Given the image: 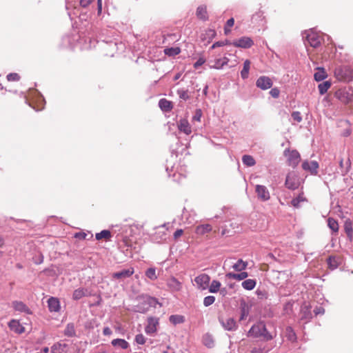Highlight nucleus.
<instances>
[{
    "label": "nucleus",
    "instance_id": "nucleus-42",
    "mask_svg": "<svg viewBox=\"0 0 353 353\" xmlns=\"http://www.w3.org/2000/svg\"><path fill=\"white\" fill-rule=\"evenodd\" d=\"M145 275L152 281H154L157 279V276L156 274V270L154 268H148L145 272Z\"/></svg>",
    "mask_w": 353,
    "mask_h": 353
},
{
    "label": "nucleus",
    "instance_id": "nucleus-37",
    "mask_svg": "<svg viewBox=\"0 0 353 353\" xmlns=\"http://www.w3.org/2000/svg\"><path fill=\"white\" fill-rule=\"evenodd\" d=\"M196 15L200 19H205L207 18L206 7L203 6L198 7L196 10Z\"/></svg>",
    "mask_w": 353,
    "mask_h": 353
},
{
    "label": "nucleus",
    "instance_id": "nucleus-25",
    "mask_svg": "<svg viewBox=\"0 0 353 353\" xmlns=\"http://www.w3.org/2000/svg\"><path fill=\"white\" fill-rule=\"evenodd\" d=\"M203 343L209 348L214 347V340L213 336L210 334H204L203 336Z\"/></svg>",
    "mask_w": 353,
    "mask_h": 353
},
{
    "label": "nucleus",
    "instance_id": "nucleus-16",
    "mask_svg": "<svg viewBox=\"0 0 353 353\" xmlns=\"http://www.w3.org/2000/svg\"><path fill=\"white\" fill-rule=\"evenodd\" d=\"M134 274V268H130L126 270H123L113 274V277L117 279H123L128 278Z\"/></svg>",
    "mask_w": 353,
    "mask_h": 353
},
{
    "label": "nucleus",
    "instance_id": "nucleus-53",
    "mask_svg": "<svg viewBox=\"0 0 353 353\" xmlns=\"http://www.w3.org/2000/svg\"><path fill=\"white\" fill-rule=\"evenodd\" d=\"M229 43H230V41L228 40H225V41H216V42H215L211 46V48L214 49V48H215L216 47H221V46H223L229 44Z\"/></svg>",
    "mask_w": 353,
    "mask_h": 353
},
{
    "label": "nucleus",
    "instance_id": "nucleus-9",
    "mask_svg": "<svg viewBox=\"0 0 353 353\" xmlns=\"http://www.w3.org/2000/svg\"><path fill=\"white\" fill-rule=\"evenodd\" d=\"M219 322L223 327V328L228 331L235 330L237 328L236 323L233 318H219Z\"/></svg>",
    "mask_w": 353,
    "mask_h": 353
},
{
    "label": "nucleus",
    "instance_id": "nucleus-4",
    "mask_svg": "<svg viewBox=\"0 0 353 353\" xmlns=\"http://www.w3.org/2000/svg\"><path fill=\"white\" fill-rule=\"evenodd\" d=\"M306 41L313 48H317L321 43L320 35L312 29L305 31L304 33Z\"/></svg>",
    "mask_w": 353,
    "mask_h": 353
},
{
    "label": "nucleus",
    "instance_id": "nucleus-54",
    "mask_svg": "<svg viewBox=\"0 0 353 353\" xmlns=\"http://www.w3.org/2000/svg\"><path fill=\"white\" fill-rule=\"evenodd\" d=\"M135 341L138 344L143 345L145 343V339L143 334H137L135 336Z\"/></svg>",
    "mask_w": 353,
    "mask_h": 353
},
{
    "label": "nucleus",
    "instance_id": "nucleus-23",
    "mask_svg": "<svg viewBox=\"0 0 353 353\" xmlns=\"http://www.w3.org/2000/svg\"><path fill=\"white\" fill-rule=\"evenodd\" d=\"M159 106L163 111L165 112H169L172 108V102L165 99H161L159 100Z\"/></svg>",
    "mask_w": 353,
    "mask_h": 353
},
{
    "label": "nucleus",
    "instance_id": "nucleus-50",
    "mask_svg": "<svg viewBox=\"0 0 353 353\" xmlns=\"http://www.w3.org/2000/svg\"><path fill=\"white\" fill-rule=\"evenodd\" d=\"M345 230L348 236L352 233V223L350 221H346L345 223Z\"/></svg>",
    "mask_w": 353,
    "mask_h": 353
},
{
    "label": "nucleus",
    "instance_id": "nucleus-51",
    "mask_svg": "<svg viewBox=\"0 0 353 353\" xmlns=\"http://www.w3.org/2000/svg\"><path fill=\"white\" fill-rule=\"evenodd\" d=\"M223 63H221V59H216L215 61H214V65H210V67L211 68H215V69H221L223 67Z\"/></svg>",
    "mask_w": 353,
    "mask_h": 353
},
{
    "label": "nucleus",
    "instance_id": "nucleus-12",
    "mask_svg": "<svg viewBox=\"0 0 353 353\" xmlns=\"http://www.w3.org/2000/svg\"><path fill=\"white\" fill-rule=\"evenodd\" d=\"M302 168L305 171H309L312 174H316L318 172L319 163L316 161H305L302 164Z\"/></svg>",
    "mask_w": 353,
    "mask_h": 353
},
{
    "label": "nucleus",
    "instance_id": "nucleus-8",
    "mask_svg": "<svg viewBox=\"0 0 353 353\" xmlns=\"http://www.w3.org/2000/svg\"><path fill=\"white\" fill-rule=\"evenodd\" d=\"M232 44L237 48H249L254 44V42L250 37H243L233 41Z\"/></svg>",
    "mask_w": 353,
    "mask_h": 353
},
{
    "label": "nucleus",
    "instance_id": "nucleus-63",
    "mask_svg": "<svg viewBox=\"0 0 353 353\" xmlns=\"http://www.w3.org/2000/svg\"><path fill=\"white\" fill-rule=\"evenodd\" d=\"M97 12L100 14L102 12V0H97Z\"/></svg>",
    "mask_w": 353,
    "mask_h": 353
},
{
    "label": "nucleus",
    "instance_id": "nucleus-1",
    "mask_svg": "<svg viewBox=\"0 0 353 353\" xmlns=\"http://www.w3.org/2000/svg\"><path fill=\"white\" fill-rule=\"evenodd\" d=\"M248 336L254 338L262 337L266 341L272 340L274 337L269 333L265 325L261 322L253 325L248 331Z\"/></svg>",
    "mask_w": 353,
    "mask_h": 353
},
{
    "label": "nucleus",
    "instance_id": "nucleus-18",
    "mask_svg": "<svg viewBox=\"0 0 353 353\" xmlns=\"http://www.w3.org/2000/svg\"><path fill=\"white\" fill-rule=\"evenodd\" d=\"M12 307L16 311L30 314V310L28 306L22 301H14L12 303Z\"/></svg>",
    "mask_w": 353,
    "mask_h": 353
},
{
    "label": "nucleus",
    "instance_id": "nucleus-19",
    "mask_svg": "<svg viewBox=\"0 0 353 353\" xmlns=\"http://www.w3.org/2000/svg\"><path fill=\"white\" fill-rule=\"evenodd\" d=\"M301 319L308 321L312 319L311 307L308 305H303L300 312Z\"/></svg>",
    "mask_w": 353,
    "mask_h": 353
},
{
    "label": "nucleus",
    "instance_id": "nucleus-47",
    "mask_svg": "<svg viewBox=\"0 0 353 353\" xmlns=\"http://www.w3.org/2000/svg\"><path fill=\"white\" fill-rule=\"evenodd\" d=\"M145 301L147 303L151 306L155 307L157 305H160L158 300L154 297L149 296L146 299Z\"/></svg>",
    "mask_w": 353,
    "mask_h": 353
},
{
    "label": "nucleus",
    "instance_id": "nucleus-55",
    "mask_svg": "<svg viewBox=\"0 0 353 353\" xmlns=\"http://www.w3.org/2000/svg\"><path fill=\"white\" fill-rule=\"evenodd\" d=\"M205 62V59L203 57H200L194 64V68H198L201 66Z\"/></svg>",
    "mask_w": 353,
    "mask_h": 353
},
{
    "label": "nucleus",
    "instance_id": "nucleus-48",
    "mask_svg": "<svg viewBox=\"0 0 353 353\" xmlns=\"http://www.w3.org/2000/svg\"><path fill=\"white\" fill-rule=\"evenodd\" d=\"M20 79L19 75L17 73H10L7 75V79L9 81H17Z\"/></svg>",
    "mask_w": 353,
    "mask_h": 353
},
{
    "label": "nucleus",
    "instance_id": "nucleus-56",
    "mask_svg": "<svg viewBox=\"0 0 353 353\" xmlns=\"http://www.w3.org/2000/svg\"><path fill=\"white\" fill-rule=\"evenodd\" d=\"M342 69L339 68H336L334 71V74H335V76L337 77L338 79L339 80H343V77L342 75Z\"/></svg>",
    "mask_w": 353,
    "mask_h": 353
},
{
    "label": "nucleus",
    "instance_id": "nucleus-38",
    "mask_svg": "<svg viewBox=\"0 0 353 353\" xmlns=\"http://www.w3.org/2000/svg\"><path fill=\"white\" fill-rule=\"evenodd\" d=\"M339 166L341 170V174L345 175L347 173V172L349 170V168L350 167V162L349 160H347V162L345 163V167L344 163H343V159H341L339 161Z\"/></svg>",
    "mask_w": 353,
    "mask_h": 353
},
{
    "label": "nucleus",
    "instance_id": "nucleus-3",
    "mask_svg": "<svg viewBox=\"0 0 353 353\" xmlns=\"http://www.w3.org/2000/svg\"><path fill=\"white\" fill-rule=\"evenodd\" d=\"M301 179L294 172H289L286 176L285 185L290 190H296L301 185Z\"/></svg>",
    "mask_w": 353,
    "mask_h": 353
},
{
    "label": "nucleus",
    "instance_id": "nucleus-43",
    "mask_svg": "<svg viewBox=\"0 0 353 353\" xmlns=\"http://www.w3.org/2000/svg\"><path fill=\"white\" fill-rule=\"evenodd\" d=\"M327 224L329 228L333 232H337L339 230V224L338 223L332 218H329L327 220Z\"/></svg>",
    "mask_w": 353,
    "mask_h": 353
},
{
    "label": "nucleus",
    "instance_id": "nucleus-2",
    "mask_svg": "<svg viewBox=\"0 0 353 353\" xmlns=\"http://www.w3.org/2000/svg\"><path fill=\"white\" fill-rule=\"evenodd\" d=\"M336 97L343 103L353 101V90L351 88H342L335 92Z\"/></svg>",
    "mask_w": 353,
    "mask_h": 353
},
{
    "label": "nucleus",
    "instance_id": "nucleus-61",
    "mask_svg": "<svg viewBox=\"0 0 353 353\" xmlns=\"http://www.w3.org/2000/svg\"><path fill=\"white\" fill-rule=\"evenodd\" d=\"M183 233V230H181V229H178L175 231V232L174 233V238L175 239H178L179 237H180Z\"/></svg>",
    "mask_w": 353,
    "mask_h": 353
},
{
    "label": "nucleus",
    "instance_id": "nucleus-60",
    "mask_svg": "<svg viewBox=\"0 0 353 353\" xmlns=\"http://www.w3.org/2000/svg\"><path fill=\"white\" fill-rule=\"evenodd\" d=\"M93 1V0H80V5L83 7V8H86L88 7L92 2Z\"/></svg>",
    "mask_w": 353,
    "mask_h": 353
},
{
    "label": "nucleus",
    "instance_id": "nucleus-6",
    "mask_svg": "<svg viewBox=\"0 0 353 353\" xmlns=\"http://www.w3.org/2000/svg\"><path fill=\"white\" fill-rule=\"evenodd\" d=\"M255 192L257 194L258 199L262 201H267L270 199V193L268 189L262 185H256L255 187Z\"/></svg>",
    "mask_w": 353,
    "mask_h": 353
},
{
    "label": "nucleus",
    "instance_id": "nucleus-33",
    "mask_svg": "<svg viewBox=\"0 0 353 353\" xmlns=\"http://www.w3.org/2000/svg\"><path fill=\"white\" fill-rule=\"evenodd\" d=\"M327 261L328 267L331 270H334V269L337 268L339 266V259L336 256H330L327 259Z\"/></svg>",
    "mask_w": 353,
    "mask_h": 353
},
{
    "label": "nucleus",
    "instance_id": "nucleus-11",
    "mask_svg": "<svg viewBox=\"0 0 353 353\" xmlns=\"http://www.w3.org/2000/svg\"><path fill=\"white\" fill-rule=\"evenodd\" d=\"M159 324L158 319L150 317L148 319V324L145 327V332L148 334H152L157 331V326Z\"/></svg>",
    "mask_w": 353,
    "mask_h": 353
},
{
    "label": "nucleus",
    "instance_id": "nucleus-17",
    "mask_svg": "<svg viewBox=\"0 0 353 353\" xmlns=\"http://www.w3.org/2000/svg\"><path fill=\"white\" fill-rule=\"evenodd\" d=\"M48 305L50 312H59L60 310V302L57 298L50 297L48 300Z\"/></svg>",
    "mask_w": 353,
    "mask_h": 353
},
{
    "label": "nucleus",
    "instance_id": "nucleus-24",
    "mask_svg": "<svg viewBox=\"0 0 353 353\" xmlns=\"http://www.w3.org/2000/svg\"><path fill=\"white\" fill-rule=\"evenodd\" d=\"M212 226L210 224H204L198 225L196 228V233L200 235H203L205 233L210 232L212 230Z\"/></svg>",
    "mask_w": 353,
    "mask_h": 353
},
{
    "label": "nucleus",
    "instance_id": "nucleus-34",
    "mask_svg": "<svg viewBox=\"0 0 353 353\" xmlns=\"http://www.w3.org/2000/svg\"><path fill=\"white\" fill-rule=\"evenodd\" d=\"M242 161L244 165L247 166H253L255 165L256 161L250 155H243L242 157Z\"/></svg>",
    "mask_w": 353,
    "mask_h": 353
},
{
    "label": "nucleus",
    "instance_id": "nucleus-57",
    "mask_svg": "<svg viewBox=\"0 0 353 353\" xmlns=\"http://www.w3.org/2000/svg\"><path fill=\"white\" fill-rule=\"evenodd\" d=\"M87 236V234L83 232H77L74 234V237L79 239H85Z\"/></svg>",
    "mask_w": 353,
    "mask_h": 353
},
{
    "label": "nucleus",
    "instance_id": "nucleus-32",
    "mask_svg": "<svg viewBox=\"0 0 353 353\" xmlns=\"http://www.w3.org/2000/svg\"><path fill=\"white\" fill-rule=\"evenodd\" d=\"M65 347L66 344L57 343L52 346L51 351L52 353H63L65 351Z\"/></svg>",
    "mask_w": 353,
    "mask_h": 353
},
{
    "label": "nucleus",
    "instance_id": "nucleus-31",
    "mask_svg": "<svg viewBox=\"0 0 353 353\" xmlns=\"http://www.w3.org/2000/svg\"><path fill=\"white\" fill-rule=\"evenodd\" d=\"M250 68V61L249 60H245L243 63V68L241 71V76L242 79H246L248 77Z\"/></svg>",
    "mask_w": 353,
    "mask_h": 353
},
{
    "label": "nucleus",
    "instance_id": "nucleus-58",
    "mask_svg": "<svg viewBox=\"0 0 353 353\" xmlns=\"http://www.w3.org/2000/svg\"><path fill=\"white\" fill-rule=\"evenodd\" d=\"M270 93L274 98H277L279 96V90L277 88H272Z\"/></svg>",
    "mask_w": 353,
    "mask_h": 353
},
{
    "label": "nucleus",
    "instance_id": "nucleus-44",
    "mask_svg": "<svg viewBox=\"0 0 353 353\" xmlns=\"http://www.w3.org/2000/svg\"><path fill=\"white\" fill-rule=\"evenodd\" d=\"M65 335L68 336H72L75 334L74 327L73 324L69 323L67 325L65 331Z\"/></svg>",
    "mask_w": 353,
    "mask_h": 353
},
{
    "label": "nucleus",
    "instance_id": "nucleus-5",
    "mask_svg": "<svg viewBox=\"0 0 353 353\" xmlns=\"http://www.w3.org/2000/svg\"><path fill=\"white\" fill-rule=\"evenodd\" d=\"M210 281V277L206 274H201L194 279L196 288L201 290L208 289Z\"/></svg>",
    "mask_w": 353,
    "mask_h": 353
},
{
    "label": "nucleus",
    "instance_id": "nucleus-52",
    "mask_svg": "<svg viewBox=\"0 0 353 353\" xmlns=\"http://www.w3.org/2000/svg\"><path fill=\"white\" fill-rule=\"evenodd\" d=\"M292 119L298 123H300L302 121V117L301 113L298 111H294L292 113Z\"/></svg>",
    "mask_w": 353,
    "mask_h": 353
},
{
    "label": "nucleus",
    "instance_id": "nucleus-14",
    "mask_svg": "<svg viewBox=\"0 0 353 353\" xmlns=\"http://www.w3.org/2000/svg\"><path fill=\"white\" fill-rule=\"evenodd\" d=\"M167 285L173 292L180 291L182 288V283L175 277H171L168 279Z\"/></svg>",
    "mask_w": 353,
    "mask_h": 353
},
{
    "label": "nucleus",
    "instance_id": "nucleus-62",
    "mask_svg": "<svg viewBox=\"0 0 353 353\" xmlns=\"http://www.w3.org/2000/svg\"><path fill=\"white\" fill-rule=\"evenodd\" d=\"M206 34L210 39H212L215 37L216 32L214 30H208L206 32Z\"/></svg>",
    "mask_w": 353,
    "mask_h": 353
},
{
    "label": "nucleus",
    "instance_id": "nucleus-45",
    "mask_svg": "<svg viewBox=\"0 0 353 353\" xmlns=\"http://www.w3.org/2000/svg\"><path fill=\"white\" fill-rule=\"evenodd\" d=\"M176 92L181 99L187 101L190 98L188 90H185L183 89H179L177 90Z\"/></svg>",
    "mask_w": 353,
    "mask_h": 353
},
{
    "label": "nucleus",
    "instance_id": "nucleus-39",
    "mask_svg": "<svg viewBox=\"0 0 353 353\" xmlns=\"http://www.w3.org/2000/svg\"><path fill=\"white\" fill-rule=\"evenodd\" d=\"M181 52V50L178 47H175V48H165L164 50V52L166 55H168V56H175V55H177L180 53Z\"/></svg>",
    "mask_w": 353,
    "mask_h": 353
},
{
    "label": "nucleus",
    "instance_id": "nucleus-27",
    "mask_svg": "<svg viewBox=\"0 0 353 353\" xmlns=\"http://www.w3.org/2000/svg\"><path fill=\"white\" fill-rule=\"evenodd\" d=\"M304 201H307V199H305V197L303 196V192H301L298 196H296V198H294L292 201H291V204L293 207L294 208H299L300 207V203L301 202H304Z\"/></svg>",
    "mask_w": 353,
    "mask_h": 353
},
{
    "label": "nucleus",
    "instance_id": "nucleus-46",
    "mask_svg": "<svg viewBox=\"0 0 353 353\" xmlns=\"http://www.w3.org/2000/svg\"><path fill=\"white\" fill-rule=\"evenodd\" d=\"M215 301V297L214 296H205L203 299V305L205 307H208L212 305Z\"/></svg>",
    "mask_w": 353,
    "mask_h": 353
},
{
    "label": "nucleus",
    "instance_id": "nucleus-15",
    "mask_svg": "<svg viewBox=\"0 0 353 353\" xmlns=\"http://www.w3.org/2000/svg\"><path fill=\"white\" fill-rule=\"evenodd\" d=\"M178 129L187 135L192 132L191 126L188 121L185 119H181L178 123Z\"/></svg>",
    "mask_w": 353,
    "mask_h": 353
},
{
    "label": "nucleus",
    "instance_id": "nucleus-49",
    "mask_svg": "<svg viewBox=\"0 0 353 353\" xmlns=\"http://www.w3.org/2000/svg\"><path fill=\"white\" fill-rule=\"evenodd\" d=\"M202 117V111L201 109H197L195 111L194 116L192 117V121H201V119Z\"/></svg>",
    "mask_w": 353,
    "mask_h": 353
},
{
    "label": "nucleus",
    "instance_id": "nucleus-13",
    "mask_svg": "<svg viewBox=\"0 0 353 353\" xmlns=\"http://www.w3.org/2000/svg\"><path fill=\"white\" fill-rule=\"evenodd\" d=\"M91 295V292L88 289L84 288H79L74 291L72 294V299L77 301L81 299L84 296H89Z\"/></svg>",
    "mask_w": 353,
    "mask_h": 353
},
{
    "label": "nucleus",
    "instance_id": "nucleus-22",
    "mask_svg": "<svg viewBox=\"0 0 353 353\" xmlns=\"http://www.w3.org/2000/svg\"><path fill=\"white\" fill-rule=\"evenodd\" d=\"M248 276V274L246 272H241L240 273H232L229 272L226 274V277L238 281H242Z\"/></svg>",
    "mask_w": 353,
    "mask_h": 353
},
{
    "label": "nucleus",
    "instance_id": "nucleus-26",
    "mask_svg": "<svg viewBox=\"0 0 353 353\" xmlns=\"http://www.w3.org/2000/svg\"><path fill=\"white\" fill-rule=\"evenodd\" d=\"M111 343L113 346H118L123 350L127 349L129 346V343L125 340L122 339H114L112 341Z\"/></svg>",
    "mask_w": 353,
    "mask_h": 353
},
{
    "label": "nucleus",
    "instance_id": "nucleus-36",
    "mask_svg": "<svg viewBox=\"0 0 353 353\" xmlns=\"http://www.w3.org/2000/svg\"><path fill=\"white\" fill-rule=\"evenodd\" d=\"M330 86L331 83L330 81H327L320 83L318 86L320 94H324L327 91Z\"/></svg>",
    "mask_w": 353,
    "mask_h": 353
},
{
    "label": "nucleus",
    "instance_id": "nucleus-10",
    "mask_svg": "<svg viewBox=\"0 0 353 353\" xmlns=\"http://www.w3.org/2000/svg\"><path fill=\"white\" fill-rule=\"evenodd\" d=\"M256 85L261 90H265L272 86V81L270 77L262 76L256 80Z\"/></svg>",
    "mask_w": 353,
    "mask_h": 353
},
{
    "label": "nucleus",
    "instance_id": "nucleus-29",
    "mask_svg": "<svg viewBox=\"0 0 353 353\" xmlns=\"http://www.w3.org/2000/svg\"><path fill=\"white\" fill-rule=\"evenodd\" d=\"M248 265V263L243 261L242 259H239L236 263L232 265V268L236 272H241L244 270Z\"/></svg>",
    "mask_w": 353,
    "mask_h": 353
},
{
    "label": "nucleus",
    "instance_id": "nucleus-30",
    "mask_svg": "<svg viewBox=\"0 0 353 353\" xmlns=\"http://www.w3.org/2000/svg\"><path fill=\"white\" fill-rule=\"evenodd\" d=\"M221 283L217 280H213L210 284H209L208 289L211 293H216L219 291Z\"/></svg>",
    "mask_w": 353,
    "mask_h": 353
},
{
    "label": "nucleus",
    "instance_id": "nucleus-20",
    "mask_svg": "<svg viewBox=\"0 0 353 353\" xmlns=\"http://www.w3.org/2000/svg\"><path fill=\"white\" fill-rule=\"evenodd\" d=\"M9 327L11 330L18 334H21L25 331L24 327L22 326L17 320H11L9 323Z\"/></svg>",
    "mask_w": 353,
    "mask_h": 353
},
{
    "label": "nucleus",
    "instance_id": "nucleus-41",
    "mask_svg": "<svg viewBox=\"0 0 353 353\" xmlns=\"http://www.w3.org/2000/svg\"><path fill=\"white\" fill-rule=\"evenodd\" d=\"M170 321L174 325L181 323L184 321V317L181 315H171Z\"/></svg>",
    "mask_w": 353,
    "mask_h": 353
},
{
    "label": "nucleus",
    "instance_id": "nucleus-35",
    "mask_svg": "<svg viewBox=\"0 0 353 353\" xmlns=\"http://www.w3.org/2000/svg\"><path fill=\"white\" fill-rule=\"evenodd\" d=\"M314 79L316 81H321L324 80L326 78L327 74L323 68L322 69L319 68V70L314 73Z\"/></svg>",
    "mask_w": 353,
    "mask_h": 353
},
{
    "label": "nucleus",
    "instance_id": "nucleus-59",
    "mask_svg": "<svg viewBox=\"0 0 353 353\" xmlns=\"http://www.w3.org/2000/svg\"><path fill=\"white\" fill-rule=\"evenodd\" d=\"M314 312L316 315L323 314L325 312V310L322 307H317L314 310Z\"/></svg>",
    "mask_w": 353,
    "mask_h": 353
},
{
    "label": "nucleus",
    "instance_id": "nucleus-40",
    "mask_svg": "<svg viewBox=\"0 0 353 353\" xmlns=\"http://www.w3.org/2000/svg\"><path fill=\"white\" fill-rule=\"evenodd\" d=\"M110 237H111L110 232L109 230H102L101 232L96 234V239L97 240H101L102 239H108Z\"/></svg>",
    "mask_w": 353,
    "mask_h": 353
},
{
    "label": "nucleus",
    "instance_id": "nucleus-21",
    "mask_svg": "<svg viewBox=\"0 0 353 353\" xmlns=\"http://www.w3.org/2000/svg\"><path fill=\"white\" fill-rule=\"evenodd\" d=\"M241 316L239 320L243 321L249 315L250 307L245 301L241 303Z\"/></svg>",
    "mask_w": 353,
    "mask_h": 353
},
{
    "label": "nucleus",
    "instance_id": "nucleus-64",
    "mask_svg": "<svg viewBox=\"0 0 353 353\" xmlns=\"http://www.w3.org/2000/svg\"><path fill=\"white\" fill-rule=\"evenodd\" d=\"M103 333L104 335H110L112 334V330L110 327H105L103 328Z\"/></svg>",
    "mask_w": 353,
    "mask_h": 353
},
{
    "label": "nucleus",
    "instance_id": "nucleus-28",
    "mask_svg": "<svg viewBox=\"0 0 353 353\" xmlns=\"http://www.w3.org/2000/svg\"><path fill=\"white\" fill-rule=\"evenodd\" d=\"M256 282L254 279H246L241 283L242 287L247 290H252L256 286Z\"/></svg>",
    "mask_w": 353,
    "mask_h": 353
},
{
    "label": "nucleus",
    "instance_id": "nucleus-7",
    "mask_svg": "<svg viewBox=\"0 0 353 353\" xmlns=\"http://www.w3.org/2000/svg\"><path fill=\"white\" fill-rule=\"evenodd\" d=\"M285 154L287 157L288 164L290 166H296L300 161V154L296 150L285 151Z\"/></svg>",
    "mask_w": 353,
    "mask_h": 353
}]
</instances>
